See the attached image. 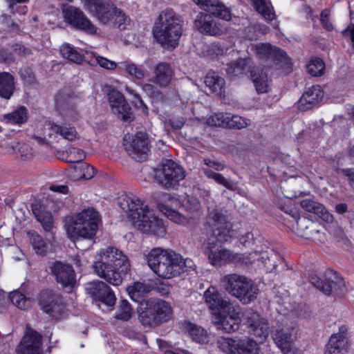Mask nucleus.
Listing matches in <instances>:
<instances>
[{
	"label": "nucleus",
	"instance_id": "nucleus-49",
	"mask_svg": "<svg viewBox=\"0 0 354 354\" xmlns=\"http://www.w3.org/2000/svg\"><path fill=\"white\" fill-rule=\"evenodd\" d=\"M30 241L37 254L45 255L47 252V244L43 238L36 232L30 233Z\"/></svg>",
	"mask_w": 354,
	"mask_h": 354
},
{
	"label": "nucleus",
	"instance_id": "nucleus-42",
	"mask_svg": "<svg viewBox=\"0 0 354 354\" xmlns=\"http://www.w3.org/2000/svg\"><path fill=\"white\" fill-rule=\"evenodd\" d=\"M188 333L190 338L195 342L206 344L209 341V335L203 327L190 324L188 326Z\"/></svg>",
	"mask_w": 354,
	"mask_h": 354
},
{
	"label": "nucleus",
	"instance_id": "nucleus-9",
	"mask_svg": "<svg viewBox=\"0 0 354 354\" xmlns=\"http://www.w3.org/2000/svg\"><path fill=\"white\" fill-rule=\"evenodd\" d=\"M255 54L264 63V66L279 69L291 68V62L286 53L270 44L261 43L254 46Z\"/></svg>",
	"mask_w": 354,
	"mask_h": 354
},
{
	"label": "nucleus",
	"instance_id": "nucleus-51",
	"mask_svg": "<svg viewBox=\"0 0 354 354\" xmlns=\"http://www.w3.org/2000/svg\"><path fill=\"white\" fill-rule=\"evenodd\" d=\"M240 241L245 247H250L253 250V248H259L260 245L263 244V238L261 235L257 234L254 236L252 232H248L241 237Z\"/></svg>",
	"mask_w": 354,
	"mask_h": 354
},
{
	"label": "nucleus",
	"instance_id": "nucleus-4",
	"mask_svg": "<svg viewBox=\"0 0 354 354\" xmlns=\"http://www.w3.org/2000/svg\"><path fill=\"white\" fill-rule=\"evenodd\" d=\"M183 20L173 9L162 10L156 21L153 34L156 41L164 48H175L183 34Z\"/></svg>",
	"mask_w": 354,
	"mask_h": 354
},
{
	"label": "nucleus",
	"instance_id": "nucleus-2",
	"mask_svg": "<svg viewBox=\"0 0 354 354\" xmlns=\"http://www.w3.org/2000/svg\"><path fill=\"white\" fill-rule=\"evenodd\" d=\"M146 261L151 270L163 279L178 277L194 266L192 259H183L173 250L160 248L152 249L146 256Z\"/></svg>",
	"mask_w": 354,
	"mask_h": 354
},
{
	"label": "nucleus",
	"instance_id": "nucleus-45",
	"mask_svg": "<svg viewBox=\"0 0 354 354\" xmlns=\"http://www.w3.org/2000/svg\"><path fill=\"white\" fill-rule=\"evenodd\" d=\"M3 120L8 124H24L28 120V110L25 106H20L13 112L4 115Z\"/></svg>",
	"mask_w": 354,
	"mask_h": 354
},
{
	"label": "nucleus",
	"instance_id": "nucleus-12",
	"mask_svg": "<svg viewBox=\"0 0 354 354\" xmlns=\"http://www.w3.org/2000/svg\"><path fill=\"white\" fill-rule=\"evenodd\" d=\"M206 254L209 263L214 267H221L230 263L248 265L250 258L245 256V254H234L215 242L207 243Z\"/></svg>",
	"mask_w": 354,
	"mask_h": 354
},
{
	"label": "nucleus",
	"instance_id": "nucleus-20",
	"mask_svg": "<svg viewBox=\"0 0 354 354\" xmlns=\"http://www.w3.org/2000/svg\"><path fill=\"white\" fill-rule=\"evenodd\" d=\"M86 290L93 299L109 307L115 306L116 297L112 289L104 282L99 280L89 282L86 284Z\"/></svg>",
	"mask_w": 354,
	"mask_h": 354
},
{
	"label": "nucleus",
	"instance_id": "nucleus-64",
	"mask_svg": "<svg viewBox=\"0 0 354 354\" xmlns=\"http://www.w3.org/2000/svg\"><path fill=\"white\" fill-rule=\"evenodd\" d=\"M125 91L133 97V102L136 106L143 108L144 109H147V106L144 104V102L141 99L140 96L137 93H136L133 89L129 86H126Z\"/></svg>",
	"mask_w": 354,
	"mask_h": 354
},
{
	"label": "nucleus",
	"instance_id": "nucleus-16",
	"mask_svg": "<svg viewBox=\"0 0 354 354\" xmlns=\"http://www.w3.org/2000/svg\"><path fill=\"white\" fill-rule=\"evenodd\" d=\"M333 274L328 279H322L316 274H310L309 279L310 283L318 290L325 295H329L332 292L337 295H342L346 291V284L344 279L335 272L330 270L328 274Z\"/></svg>",
	"mask_w": 354,
	"mask_h": 354
},
{
	"label": "nucleus",
	"instance_id": "nucleus-33",
	"mask_svg": "<svg viewBox=\"0 0 354 354\" xmlns=\"http://www.w3.org/2000/svg\"><path fill=\"white\" fill-rule=\"evenodd\" d=\"M252 59L249 57L239 58L227 64L226 73L232 77L251 73Z\"/></svg>",
	"mask_w": 354,
	"mask_h": 354
},
{
	"label": "nucleus",
	"instance_id": "nucleus-26",
	"mask_svg": "<svg viewBox=\"0 0 354 354\" xmlns=\"http://www.w3.org/2000/svg\"><path fill=\"white\" fill-rule=\"evenodd\" d=\"M118 203L131 221L138 218L140 214H143L145 209L149 208L147 205H144L143 202L138 197L133 194L121 196L119 198Z\"/></svg>",
	"mask_w": 354,
	"mask_h": 354
},
{
	"label": "nucleus",
	"instance_id": "nucleus-6",
	"mask_svg": "<svg viewBox=\"0 0 354 354\" xmlns=\"http://www.w3.org/2000/svg\"><path fill=\"white\" fill-rule=\"evenodd\" d=\"M221 283L227 292L238 298L244 304H250L257 297L258 286L243 275H225L221 279Z\"/></svg>",
	"mask_w": 354,
	"mask_h": 354
},
{
	"label": "nucleus",
	"instance_id": "nucleus-31",
	"mask_svg": "<svg viewBox=\"0 0 354 354\" xmlns=\"http://www.w3.org/2000/svg\"><path fill=\"white\" fill-rule=\"evenodd\" d=\"M174 73L171 66L166 62H160L153 69V75L150 82L160 87H167L169 85Z\"/></svg>",
	"mask_w": 354,
	"mask_h": 354
},
{
	"label": "nucleus",
	"instance_id": "nucleus-7",
	"mask_svg": "<svg viewBox=\"0 0 354 354\" xmlns=\"http://www.w3.org/2000/svg\"><path fill=\"white\" fill-rule=\"evenodd\" d=\"M171 313V306L167 302L149 299L140 304L139 320L146 327L156 326L167 320Z\"/></svg>",
	"mask_w": 354,
	"mask_h": 354
},
{
	"label": "nucleus",
	"instance_id": "nucleus-59",
	"mask_svg": "<svg viewBox=\"0 0 354 354\" xmlns=\"http://www.w3.org/2000/svg\"><path fill=\"white\" fill-rule=\"evenodd\" d=\"M19 75L25 84L32 85L35 83V77L32 70L29 67H24L19 71Z\"/></svg>",
	"mask_w": 354,
	"mask_h": 354
},
{
	"label": "nucleus",
	"instance_id": "nucleus-19",
	"mask_svg": "<svg viewBox=\"0 0 354 354\" xmlns=\"http://www.w3.org/2000/svg\"><path fill=\"white\" fill-rule=\"evenodd\" d=\"M292 227L297 234L306 239H312L315 241L324 242L325 233L323 227L306 217H299L292 223Z\"/></svg>",
	"mask_w": 354,
	"mask_h": 354
},
{
	"label": "nucleus",
	"instance_id": "nucleus-18",
	"mask_svg": "<svg viewBox=\"0 0 354 354\" xmlns=\"http://www.w3.org/2000/svg\"><path fill=\"white\" fill-rule=\"evenodd\" d=\"M39 305L53 319H58L64 313L63 298L59 294L52 290H45L41 292L39 297Z\"/></svg>",
	"mask_w": 354,
	"mask_h": 354
},
{
	"label": "nucleus",
	"instance_id": "nucleus-47",
	"mask_svg": "<svg viewBox=\"0 0 354 354\" xmlns=\"http://www.w3.org/2000/svg\"><path fill=\"white\" fill-rule=\"evenodd\" d=\"M60 53L63 57L76 64H81L84 57L69 44H64L60 47Z\"/></svg>",
	"mask_w": 354,
	"mask_h": 354
},
{
	"label": "nucleus",
	"instance_id": "nucleus-61",
	"mask_svg": "<svg viewBox=\"0 0 354 354\" xmlns=\"http://www.w3.org/2000/svg\"><path fill=\"white\" fill-rule=\"evenodd\" d=\"M216 183L222 185L230 190H235L236 189V184L231 180L225 178L222 174L216 173L215 177L213 178Z\"/></svg>",
	"mask_w": 354,
	"mask_h": 354
},
{
	"label": "nucleus",
	"instance_id": "nucleus-15",
	"mask_svg": "<svg viewBox=\"0 0 354 354\" xmlns=\"http://www.w3.org/2000/svg\"><path fill=\"white\" fill-rule=\"evenodd\" d=\"M209 223L212 227V234L208 242L222 243L231 239L232 225L227 221L226 217L217 211H212L209 214Z\"/></svg>",
	"mask_w": 354,
	"mask_h": 354
},
{
	"label": "nucleus",
	"instance_id": "nucleus-35",
	"mask_svg": "<svg viewBox=\"0 0 354 354\" xmlns=\"http://www.w3.org/2000/svg\"><path fill=\"white\" fill-rule=\"evenodd\" d=\"M118 69L120 73H123L124 75L136 80L143 79L146 74V72L142 66L137 65L130 61L120 62L118 64Z\"/></svg>",
	"mask_w": 354,
	"mask_h": 354
},
{
	"label": "nucleus",
	"instance_id": "nucleus-34",
	"mask_svg": "<svg viewBox=\"0 0 354 354\" xmlns=\"http://www.w3.org/2000/svg\"><path fill=\"white\" fill-rule=\"evenodd\" d=\"M251 79L258 93H264L268 91L270 79L266 71L259 68H253L251 71Z\"/></svg>",
	"mask_w": 354,
	"mask_h": 354
},
{
	"label": "nucleus",
	"instance_id": "nucleus-11",
	"mask_svg": "<svg viewBox=\"0 0 354 354\" xmlns=\"http://www.w3.org/2000/svg\"><path fill=\"white\" fill-rule=\"evenodd\" d=\"M185 177L182 167L169 159L162 160L159 168L154 169L155 180L165 188H173Z\"/></svg>",
	"mask_w": 354,
	"mask_h": 354
},
{
	"label": "nucleus",
	"instance_id": "nucleus-53",
	"mask_svg": "<svg viewBox=\"0 0 354 354\" xmlns=\"http://www.w3.org/2000/svg\"><path fill=\"white\" fill-rule=\"evenodd\" d=\"M325 70V64L320 58L312 59L307 65V71L313 76H321Z\"/></svg>",
	"mask_w": 354,
	"mask_h": 354
},
{
	"label": "nucleus",
	"instance_id": "nucleus-3",
	"mask_svg": "<svg viewBox=\"0 0 354 354\" xmlns=\"http://www.w3.org/2000/svg\"><path fill=\"white\" fill-rule=\"evenodd\" d=\"M201 9L207 13L200 12L194 20V27L201 33L212 36L221 35L224 32L221 24L213 16L225 21L232 19L229 8L218 0H193Z\"/></svg>",
	"mask_w": 354,
	"mask_h": 354
},
{
	"label": "nucleus",
	"instance_id": "nucleus-28",
	"mask_svg": "<svg viewBox=\"0 0 354 354\" xmlns=\"http://www.w3.org/2000/svg\"><path fill=\"white\" fill-rule=\"evenodd\" d=\"M205 303L213 314H221L225 313L226 309L230 308V303L223 299L218 290L211 286L207 288L203 295Z\"/></svg>",
	"mask_w": 354,
	"mask_h": 354
},
{
	"label": "nucleus",
	"instance_id": "nucleus-13",
	"mask_svg": "<svg viewBox=\"0 0 354 354\" xmlns=\"http://www.w3.org/2000/svg\"><path fill=\"white\" fill-rule=\"evenodd\" d=\"M133 227L141 232L147 234L163 236L166 234V227L163 221L156 216L153 211L145 209L138 218L131 221Z\"/></svg>",
	"mask_w": 354,
	"mask_h": 354
},
{
	"label": "nucleus",
	"instance_id": "nucleus-5",
	"mask_svg": "<svg viewBox=\"0 0 354 354\" xmlns=\"http://www.w3.org/2000/svg\"><path fill=\"white\" fill-rule=\"evenodd\" d=\"M100 221V218L97 211L93 207L85 209L74 218L71 224L66 226L68 236L79 245L82 240H88L89 245H91Z\"/></svg>",
	"mask_w": 354,
	"mask_h": 354
},
{
	"label": "nucleus",
	"instance_id": "nucleus-44",
	"mask_svg": "<svg viewBox=\"0 0 354 354\" xmlns=\"http://www.w3.org/2000/svg\"><path fill=\"white\" fill-rule=\"evenodd\" d=\"M56 106L60 110L62 115L66 119L70 120H76L78 118V112L75 105L68 100L66 104H64L62 100L59 95L55 99Z\"/></svg>",
	"mask_w": 354,
	"mask_h": 354
},
{
	"label": "nucleus",
	"instance_id": "nucleus-32",
	"mask_svg": "<svg viewBox=\"0 0 354 354\" xmlns=\"http://www.w3.org/2000/svg\"><path fill=\"white\" fill-rule=\"evenodd\" d=\"M300 205L305 211L315 214L324 221L328 223L333 221V215L321 203L311 199H304Z\"/></svg>",
	"mask_w": 354,
	"mask_h": 354
},
{
	"label": "nucleus",
	"instance_id": "nucleus-41",
	"mask_svg": "<svg viewBox=\"0 0 354 354\" xmlns=\"http://www.w3.org/2000/svg\"><path fill=\"white\" fill-rule=\"evenodd\" d=\"M205 84L213 93H221L225 80L214 71H209L205 77Z\"/></svg>",
	"mask_w": 354,
	"mask_h": 354
},
{
	"label": "nucleus",
	"instance_id": "nucleus-17",
	"mask_svg": "<svg viewBox=\"0 0 354 354\" xmlns=\"http://www.w3.org/2000/svg\"><path fill=\"white\" fill-rule=\"evenodd\" d=\"M125 151L133 159L138 162L145 161L149 152L148 135L142 131L136 133L131 141L124 140Z\"/></svg>",
	"mask_w": 354,
	"mask_h": 354
},
{
	"label": "nucleus",
	"instance_id": "nucleus-40",
	"mask_svg": "<svg viewBox=\"0 0 354 354\" xmlns=\"http://www.w3.org/2000/svg\"><path fill=\"white\" fill-rule=\"evenodd\" d=\"M255 10L261 15L267 21H272L276 19L274 8L270 3L266 0H252Z\"/></svg>",
	"mask_w": 354,
	"mask_h": 354
},
{
	"label": "nucleus",
	"instance_id": "nucleus-57",
	"mask_svg": "<svg viewBox=\"0 0 354 354\" xmlns=\"http://www.w3.org/2000/svg\"><path fill=\"white\" fill-rule=\"evenodd\" d=\"M8 5L12 13H19L20 15H25L28 11V8L26 6H21V4L29 2V0H5Z\"/></svg>",
	"mask_w": 354,
	"mask_h": 354
},
{
	"label": "nucleus",
	"instance_id": "nucleus-37",
	"mask_svg": "<svg viewBox=\"0 0 354 354\" xmlns=\"http://www.w3.org/2000/svg\"><path fill=\"white\" fill-rule=\"evenodd\" d=\"M49 129V136L51 137L53 134H55V139L59 136L65 140L73 141L77 136V132L74 127L50 123Z\"/></svg>",
	"mask_w": 354,
	"mask_h": 354
},
{
	"label": "nucleus",
	"instance_id": "nucleus-46",
	"mask_svg": "<svg viewBox=\"0 0 354 354\" xmlns=\"http://www.w3.org/2000/svg\"><path fill=\"white\" fill-rule=\"evenodd\" d=\"M152 288L151 283L138 281L129 288V293L133 300L139 301L145 293L149 292Z\"/></svg>",
	"mask_w": 354,
	"mask_h": 354
},
{
	"label": "nucleus",
	"instance_id": "nucleus-29",
	"mask_svg": "<svg viewBox=\"0 0 354 354\" xmlns=\"http://www.w3.org/2000/svg\"><path fill=\"white\" fill-rule=\"evenodd\" d=\"M218 315V328L228 333L235 332L239 328L241 322L240 313L232 305H230V308L226 309L225 313Z\"/></svg>",
	"mask_w": 354,
	"mask_h": 354
},
{
	"label": "nucleus",
	"instance_id": "nucleus-23",
	"mask_svg": "<svg viewBox=\"0 0 354 354\" xmlns=\"http://www.w3.org/2000/svg\"><path fill=\"white\" fill-rule=\"evenodd\" d=\"M245 256L250 257L248 265L255 261H261L269 271L273 270L277 266L278 254L265 244L260 245L259 248L258 246L253 248V251L249 254H245Z\"/></svg>",
	"mask_w": 354,
	"mask_h": 354
},
{
	"label": "nucleus",
	"instance_id": "nucleus-50",
	"mask_svg": "<svg viewBox=\"0 0 354 354\" xmlns=\"http://www.w3.org/2000/svg\"><path fill=\"white\" fill-rule=\"evenodd\" d=\"M230 113L219 112L214 113L207 119V123L210 126L222 127L227 128Z\"/></svg>",
	"mask_w": 354,
	"mask_h": 354
},
{
	"label": "nucleus",
	"instance_id": "nucleus-56",
	"mask_svg": "<svg viewBox=\"0 0 354 354\" xmlns=\"http://www.w3.org/2000/svg\"><path fill=\"white\" fill-rule=\"evenodd\" d=\"M10 299L14 306L20 309H26L29 306V301L22 293L18 291L11 292Z\"/></svg>",
	"mask_w": 354,
	"mask_h": 354
},
{
	"label": "nucleus",
	"instance_id": "nucleus-63",
	"mask_svg": "<svg viewBox=\"0 0 354 354\" xmlns=\"http://www.w3.org/2000/svg\"><path fill=\"white\" fill-rule=\"evenodd\" d=\"M97 63L102 68L113 70L117 66V64L111 60H109L105 57L98 56L96 57Z\"/></svg>",
	"mask_w": 354,
	"mask_h": 354
},
{
	"label": "nucleus",
	"instance_id": "nucleus-10",
	"mask_svg": "<svg viewBox=\"0 0 354 354\" xmlns=\"http://www.w3.org/2000/svg\"><path fill=\"white\" fill-rule=\"evenodd\" d=\"M217 347L227 354H260L259 344L250 337L230 338L220 337L216 340Z\"/></svg>",
	"mask_w": 354,
	"mask_h": 354
},
{
	"label": "nucleus",
	"instance_id": "nucleus-25",
	"mask_svg": "<svg viewBox=\"0 0 354 354\" xmlns=\"http://www.w3.org/2000/svg\"><path fill=\"white\" fill-rule=\"evenodd\" d=\"M245 317L250 327V331L261 339H266L270 333V325L268 320L262 317L252 309L245 313Z\"/></svg>",
	"mask_w": 354,
	"mask_h": 354
},
{
	"label": "nucleus",
	"instance_id": "nucleus-27",
	"mask_svg": "<svg viewBox=\"0 0 354 354\" xmlns=\"http://www.w3.org/2000/svg\"><path fill=\"white\" fill-rule=\"evenodd\" d=\"M57 283L71 292L76 283L75 272L73 267L61 262H56L51 268Z\"/></svg>",
	"mask_w": 354,
	"mask_h": 354
},
{
	"label": "nucleus",
	"instance_id": "nucleus-30",
	"mask_svg": "<svg viewBox=\"0 0 354 354\" xmlns=\"http://www.w3.org/2000/svg\"><path fill=\"white\" fill-rule=\"evenodd\" d=\"M324 91L319 85H313L308 88L297 102L299 110L305 111L312 109L322 100Z\"/></svg>",
	"mask_w": 354,
	"mask_h": 354
},
{
	"label": "nucleus",
	"instance_id": "nucleus-1",
	"mask_svg": "<svg viewBox=\"0 0 354 354\" xmlns=\"http://www.w3.org/2000/svg\"><path fill=\"white\" fill-rule=\"evenodd\" d=\"M93 267L98 277L117 286L122 283L123 277L130 271L131 265L122 251L109 246L99 251Z\"/></svg>",
	"mask_w": 354,
	"mask_h": 354
},
{
	"label": "nucleus",
	"instance_id": "nucleus-58",
	"mask_svg": "<svg viewBox=\"0 0 354 354\" xmlns=\"http://www.w3.org/2000/svg\"><path fill=\"white\" fill-rule=\"evenodd\" d=\"M182 205L189 212H197L201 207L199 201L196 198L190 196H187L183 199Z\"/></svg>",
	"mask_w": 354,
	"mask_h": 354
},
{
	"label": "nucleus",
	"instance_id": "nucleus-24",
	"mask_svg": "<svg viewBox=\"0 0 354 354\" xmlns=\"http://www.w3.org/2000/svg\"><path fill=\"white\" fill-rule=\"evenodd\" d=\"M348 348V328L343 325L339 328L338 333L330 336L326 345L324 354H346Z\"/></svg>",
	"mask_w": 354,
	"mask_h": 354
},
{
	"label": "nucleus",
	"instance_id": "nucleus-55",
	"mask_svg": "<svg viewBox=\"0 0 354 354\" xmlns=\"http://www.w3.org/2000/svg\"><path fill=\"white\" fill-rule=\"evenodd\" d=\"M67 154V161L68 162H77L80 163L82 162V160L85 158L86 155L84 151L79 148L71 147L66 150Z\"/></svg>",
	"mask_w": 354,
	"mask_h": 354
},
{
	"label": "nucleus",
	"instance_id": "nucleus-43",
	"mask_svg": "<svg viewBox=\"0 0 354 354\" xmlns=\"http://www.w3.org/2000/svg\"><path fill=\"white\" fill-rule=\"evenodd\" d=\"M158 208L160 212L174 223L182 225H185L189 223V219L187 217L173 209L166 204H158Z\"/></svg>",
	"mask_w": 354,
	"mask_h": 354
},
{
	"label": "nucleus",
	"instance_id": "nucleus-38",
	"mask_svg": "<svg viewBox=\"0 0 354 354\" xmlns=\"http://www.w3.org/2000/svg\"><path fill=\"white\" fill-rule=\"evenodd\" d=\"M32 212L37 221H39L44 230L46 232H49L53 227V218L52 214L46 211L43 207L39 206H35L32 207Z\"/></svg>",
	"mask_w": 354,
	"mask_h": 354
},
{
	"label": "nucleus",
	"instance_id": "nucleus-54",
	"mask_svg": "<svg viewBox=\"0 0 354 354\" xmlns=\"http://www.w3.org/2000/svg\"><path fill=\"white\" fill-rule=\"evenodd\" d=\"M228 122L229 125H227V128L230 129H241L247 127L250 124V120L249 119H246L238 115H234L232 113L230 114Z\"/></svg>",
	"mask_w": 354,
	"mask_h": 354
},
{
	"label": "nucleus",
	"instance_id": "nucleus-22",
	"mask_svg": "<svg viewBox=\"0 0 354 354\" xmlns=\"http://www.w3.org/2000/svg\"><path fill=\"white\" fill-rule=\"evenodd\" d=\"M41 339V335L27 325L26 333L16 348L17 354H40Z\"/></svg>",
	"mask_w": 354,
	"mask_h": 354
},
{
	"label": "nucleus",
	"instance_id": "nucleus-48",
	"mask_svg": "<svg viewBox=\"0 0 354 354\" xmlns=\"http://www.w3.org/2000/svg\"><path fill=\"white\" fill-rule=\"evenodd\" d=\"M133 315V309L129 302L126 299H121L119 303L114 318L123 322L129 321Z\"/></svg>",
	"mask_w": 354,
	"mask_h": 354
},
{
	"label": "nucleus",
	"instance_id": "nucleus-52",
	"mask_svg": "<svg viewBox=\"0 0 354 354\" xmlns=\"http://www.w3.org/2000/svg\"><path fill=\"white\" fill-rule=\"evenodd\" d=\"M74 170L77 173V178L80 179L88 180L92 178L95 174V168L84 162H82L79 165L75 166Z\"/></svg>",
	"mask_w": 354,
	"mask_h": 354
},
{
	"label": "nucleus",
	"instance_id": "nucleus-8",
	"mask_svg": "<svg viewBox=\"0 0 354 354\" xmlns=\"http://www.w3.org/2000/svg\"><path fill=\"white\" fill-rule=\"evenodd\" d=\"M87 10L100 23L118 28H121L127 19L124 12L111 0H95Z\"/></svg>",
	"mask_w": 354,
	"mask_h": 354
},
{
	"label": "nucleus",
	"instance_id": "nucleus-39",
	"mask_svg": "<svg viewBox=\"0 0 354 354\" xmlns=\"http://www.w3.org/2000/svg\"><path fill=\"white\" fill-rule=\"evenodd\" d=\"M294 337L293 328L277 329L272 334V339L279 348L286 346L289 343H292Z\"/></svg>",
	"mask_w": 354,
	"mask_h": 354
},
{
	"label": "nucleus",
	"instance_id": "nucleus-60",
	"mask_svg": "<svg viewBox=\"0 0 354 354\" xmlns=\"http://www.w3.org/2000/svg\"><path fill=\"white\" fill-rule=\"evenodd\" d=\"M17 150L24 160H29L33 156L32 149L25 143L18 144Z\"/></svg>",
	"mask_w": 354,
	"mask_h": 354
},
{
	"label": "nucleus",
	"instance_id": "nucleus-21",
	"mask_svg": "<svg viewBox=\"0 0 354 354\" xmlns=\"http://www.w3.org/2000/svg\"><path fill=\"white\" fill-rule=\"evenodd\" d=\"M109 101L113 113L124 122H131L134 115L129 103L124 95L118 91H112L109 93Z\"/></svg>",
	"mask_w": 354,
	"mask_h": 354
},
{
	"label": "nucleus",
	"instance_id": "nucleus-14",
	"mask_svg": "<svg viewBox=\"0 0 354 354\" xmlns=\"http://www.w3.org/2000/svg\"><path fill=\"white\" fill-rule=\"evenodd\" d=\"M65 21L73 28L88 35H95L97 27L80 8L69 6L62 10Z\"/></svg>",
	"mask_w": 354,
	"mask_h": 354
},
{
	"label": "nucleus",
	"instance_id": "nucleus-36",
	"mask_svg": "<svg viewBox=\"0 0 354 354\" xmlns=\"http://www.w3.org/2000/svg\"><path fill=\"white\" fill-rule=\"evenodd\" d=\"M15 89V78L8 72L0 73V97L9 100Z\"/></svg>",
	"mask_w": 354,
	"mask_h": 354
},
{
	"label": "nucleus",
	"instance_id": "nucleus-62",
	"mask_svg": "<svg viewBox=\"0 0 354 354\" xmlns=\"http://www.w3.org/2000/svg\"><path fill=\"white\" fill-rule=\"evenodd\" d=\"M320 21L323 28L326 30L331 31L333 30V25L330 20L329 12L327 10L322 11L320 15Z\"/></svg>",
	"mask_w": 354,
	"mask_h": 354
}]
</instances>
